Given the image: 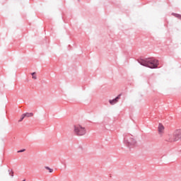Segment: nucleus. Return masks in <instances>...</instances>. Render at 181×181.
Returning <instances> with one entry per match:
<instances>
[{"mask_svg":"<svg viewBox=\"0 0 181 181\" xmlns=\"http://www.w3.org/2000/svg\"><path fill=\"white\" fill-rule=\"evenodd\" d=\"M45 169H47V170H49V173H52V172H53V169H52L49 167H45Z\"/></svg>","mask_w":181,"mask_h":181,"instance_id":"nucleus-10","label":"nucleus"},{"mask_svg":"<svg viewBox=\"0 0 181 181\" xmlns=\"http://www.w3.org/2000/svg\"><path fill=\"white\" fill-rule=\"evenodd\" d=\"M23 115H24V118H30V117H33V113L26 112V113L23 114Z\"/></svg>","mask_w":181,"mask_h":181,"instance_id":"nucleus-8","label":"nucleus"},{"mask_svg":"<svg viewBox=\"0 0 181 181\" xmlns=\"http://www.w3.org/2000/svg\"><path fill=\"white\" fill-rule=\"evenodd\" d=\"M165 141L167 142H177L175 132L173 134L168 133L165 136Z\"/></svg>","mask_w":181,"mask_h":181,"instance_id":"nucleus-3","label":"nucleus"},{"mask_svg":"<svg viewBox=\"0 0 181 181\" xmlns=\"http://www.w3.org/2000/svg\"><path fill=\"white\" fill-rule=\"evenodd\" d=\"M158 130L159 135H163V133L165 132V126H163L162 124H159Z\"/></svg>","mask_w":181,"mask_h":181,"instance_id":"nucleus-6","label":"nucleus"},{"mask_svg":"<svg viewBox=\"0 0 181 181\" xmlns=\"http://www.w3.org/2000/svg\"><path fill=\"white\" fill-rule=\"evenodd\" d=\"M11 176H12V177H13V171H11Z\"/></svg>","mask_w":181,"mask_h":181,"instance_id":"nucleus-12","label":"nucleus"},{"mask_svg":"<svg viewBox=\"0 0 181 181\" xmlns=\"http://www.w3.org/2000/svg\"><path fill=\"white\" fill-rule=\"evenodd\" d=\"M120 97H121V95H119L115 99L109 100L110 104H111V105H114V104H117V102L118 101V100H119Z\"/></svg>","mask_w":181,"mask_h":181,"instance_id":"nucleus-7","label":"nucleus"},{"mask_svg":"<svg viewBox=\"0 0 181 181\" xmlns=\"http://www.w3.org/2000/svg\"><path fill=\"white\" fill-rule=\"evenodd\" d=\"M25 118V116L23 115H21V117L20 118V119L18 120V122H22V121H23V119Z\"/></svg>","mask_w":181,"mask_h":181,"instance_id":"nucleus-11","label":"nucleus"},{"mask_svg":"<svg viewBox=\"0 0 181 181\" xmlns=\"http://www.w3.org/2000/svg\"><path fill=\"white\" fill-rule=\"evenodd\" d=\"M174 134L175 135V138L177 139V141H180V139H181V129H176L174 132Z\"/></svg>","mask_w":181,"mask_h":181,"instance_id":"nucleus-4","label":"nucleus"},{"mask_svg":"<svg viewBox=\"0 0 181 181\" xmlns=\"http://www.w3.org/2000/svg\"><path fill=\"white\" fill-rule=\"evenodd\" d=\"M18 152H25V149L21 150V151H18Z\"/></svg>","mask_w":181,"mask_h":181,"instance_id":"nucleus-13","label":"nucleus"},{"mask_svg":"<svg viewBox=\"0 0 181 181\" xmlns=\"http://www.w3.org/2000/svg\"><path fill=\"white\" fill-rule=\"evenodd\" d=\"M126 144H127V146H136V140L134 139H131L129 141H126Z\"/></svg>","mask_w":181,"mask_h":181,"instance_id":"nucleus-5","label":"nucleus"},{"mask_svg":"<svg viewBox=\"0 0 181 181\" xmlns=\"http://www.w3.org/2000/svg\"><path fill=\"white\" fill-rule=\"evenodd\" d=\"M31 74H32V77L34 80H36L37 78V76H36V72H33Z\"/></svg>","mask_w":181,"mask_h":181,"instance_id":"nucleus-9","label":"nucleus"},{"mask_svg":"<svg viewBox=\"0 0 181 181\" xmlns=\"http://www.w3.org/2000/svg\"><path fill=\"white\" fill-rule=\"evenodd\" d=\"M74 132L78 136H83V135H86V127L81 126V124H75L74 126Z\"/></svg>","mask_w":181,"mask_h":181,"instance_id":"nucleus-2","label":"nucleus"},{"mask_svg":"<svg viewBox=\"0 0 181 181\" xmlns=\"http://www.w3.org/2000/svg\"><path fill=\"white\" fill-rule=\"evenodd\" d=\"M139 63L141 64V66H144L145 67H149V69H156L158 67V61L155 59H140L139 61Z\"/></svg>","mask_w":181,"mask_h":181,"instance_id":"nucleus-1","label":"nucleus"}]
</instances>
